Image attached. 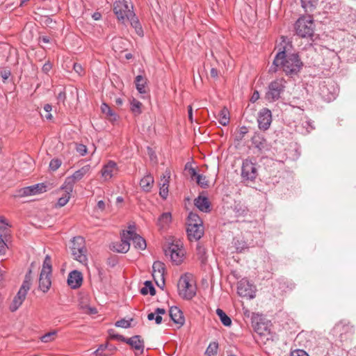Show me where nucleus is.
<instances>
[{
	"instance_id": "nucleus-1",
	"label": "nucleus",
	"mask_w": 356,
	"mask_h": 356,
	"mask_svg": "<svg viewBox=\"0 0 356 356\" xmlns=\"http://www.w3.org/2000/svg\"><path fill=\"white\" fill-rule=\"evenodd\" d=\"M302 65L303 63L298 54H286V51L283 50L276 54L270 71L276 72L277 67H279L286 75L293 76L300 72Z\"/></svg>"
},
{
	"instance_id": "nucleus-2",
	"label": "nucleus",
	"mask_w": 356,
	"mask_h": 356,
	"mask_svg": "<svg viewBox=\"0 0 356 356\" xmlns=\"http://www.w3.org/2000/svg\"><path fill=\"white\" fill-rule=\"evenodd\" d=\"M186 232L190 241H198L204 235L203 222L197 213H189L187 218Z\"/></svg>"
},
{
	"instance_id": "nucleus-3",
	"label": "nucleus",
	"mask_w": 356,
	"mask_h": 356,
	"mask_svg": "<svg viewBox=\"0 0 356 356\" xmlns=\"http://www.w3.org/2000/svg\"><path fill=\"white\" fill-rule=\"evenodd\" d=\"M179 296L184 299L191 300L196 294V286L191 275L185 274L181 276L178 282Z\"/></svg>"
},
{
	"instance_id": "nucleus-4",
	"label": "nucleus",
	"mask_w": 356,
	"mask_h": 356,
	"mask_svg": "<svg viewBox=\"0 0 356 356\" xmlns=\"http://www.w3.org/2000/svg\"><path fill=\"white\" fill-rule=\"evenodd\" d=\"M71 242L70 249L73 258L81 264L86 266L88 257L84 238L81 236H76L72 238Z\"/></svg>"
},
{
	"instance_id": "nucleus-5",
	"label": "nucleus",
	"mask_w": 356,
	"mask_h": 356,
	"mask_svg": "<svg viewBox=\"0 0 356 356\" xmlns=\"http://www.w3.org/2000/svg\"><path fill=\"white\" fill-rule=\"evenodd\" d=\"M295 29L296 34L300 37L312 39L314 32V24L312 17H300L295 24Z\"/></svg>"
},
{
	"instance_id": "nucleus-6",
	"label": "nucleus",
	"mask_w": 356,
	"mask_h": 356,
	"mask_svg": "<svg viewBox=\"0 0 356 356\" xmlns=\"http://www.w3.org/2000/svg\"><path fill=\"white\" fill-rule=\"evenodd\" d=\"M31 270L30 269L25 276V279L18 291L17 295L14 297L13 302L10 305V309L12 312H15L23 303L24 301L26 296L29 290L30 289L31 283Z\"/></svg>"
},
{
	"instance_id": "nucleus-7",
	"label": "nucleus",
	"mask_w": 356,
	"mask_h": 356,
	"mask_svg": "<svg viewBox=\"0 0 356 356\" xmlns=\"http://www.w3.org/2000/svg\"><path fill=\"white\" fill-rule=\"evenodd\" d=\"M51 258L49 255H47L43 262L42 268L39 278V288L44 293L47 292L51 287Z\"/></svg>"
},
{
	"instance_id": "nucleus-8",
	"label": "nucleus",
	"mask_w": 356,
	"mask_h": 356,
	"mask_svg": "<svg viewBox=\"0 0 356 356\" xmlns=\"http://www.w3.org/2000/svg\"><path fill=\"white\" fill-rule=\"evenodd\" d=\"M286 81L283 78L276 79L271 81L268 87L266 99L270 102L280 99V95L284 92Z\"/></svg>"
},
{
	"instance_id": "nucleus-9",
	"label": "nucleus",
	"mask_w": 356,
	"mask_h": 356,
	"mask_svg": "<svg viewBox=\"0 0 356 356\" xmlns=\"http://www.w3.org/2000/svg\"><path fill=\"white\" fill-rule=\"evenodd\" d=\"M90 170V165H86L77 170L72 175L66 177L60 188L62 190H67L68 193L72 192L74 184L81 180L86 175L88 174Z\"/></svg>"
},
{
	"instance_id": "nucleus-10",
	"label": "nucleus",
	"mask_w": 356,
	"mask_h": 356,
	"mask_svg": "<svg viewBox=\"0 0 356 356\" xmlns=\"http://www.w3.org/2000/svg\"><path fill=\"white\" fill-rule=\"evenodd\" d=\"M185 252L183 244L180 241L172 242L165 250V255H169L172 261L176 265H179L183 261Z\"/></svg>"
},
{
	"instance_id": "nucleus-11",
	"label": "nucleus",
	"mask_w": 356,
	"mask_h": 356,
	"mask_svg": "<svg viewBox=\"0 0 356 356\" xmlns=\"http://www.w3.org/2000/svg\"><path fill=\"white\" fill-rule=\"evenodd\" d=\"M258 176V165L251 159L243 160L241 166V177L243 181H254Z\"/></svg>"
},
{
	"instance_id": "nucleus-12",
	"label": "nucleus",
	"mask_w": 356,
	"mask_h": 356,
	"mask_svg": "<svg viewBox=\"0 0 356 356\" xmlns=\"http://www.w3.org/2000/svg\"><path fill=\"white\" fill-rule=\"evenodd\" d=\"M113 11L117 18L123 23L125 22L129 13H134L130 0H116L113 5Z\"/></svg>"
},
{
	"instance_id": "nucleus-13",
	"label": "nucleus",
	"mask_w": 356,
	"mask_h": 356,
	"mask_svg": "<svg viewBox=\"0 0 356 356\" xmlns=\"http://www.w3.org/2000/svg\"><path fill=\"white\" fill-rule=\"evenodd\" d=\"M334 334L338 335L341 341L350 339L355 333L353 325L344 321L337 323L332 330Z\"/></svg>"
},
{
	"instance_id": "nucleus-14",
	"label": "nucleus",
	"mask_w": 356,
	"mask_h": 356,
	"mask_svg": "<svg viewBox=\"0 0 356 356\" xmlns=\"http://www.w3.org/2000/svg\"><path fill=\"white\" fill-rule=\"evenodd\" d=\"M339 89L332 81H323L320 85V94L325 101L330 102L335 99Z\"/></svg>"
},
{
	"instance_id": "nucleus-15",
	"label": "nucleus",
	"mask_w": 356,
	"mask_h": 356,
	"mask_svg": "<svg viewBox=\"0 0 356 356\" xmlns=\"http://www.w3.org/2000/svg\"><path fill=\"white\" fill-rule=\"evenodd\" d=\"M237 293L241 297L252 299L256 295V288L248 280L242 279L238 282Z\"/></svg>"
},
{
	"instance_id": "nucleus-16",
	"label": "nucleus",
	"mask_w": 356,
	"mask_h": 356,
	"mask_svg": "<svg viewBox=\"0 0 356 356\" xmlns=\"http://www.w3.org/2000/svg\"><path fill=\"white\" fill-rule=\"evenodd\" d=\"M129 232L123 231L121 234V240L120 241L114 242L111 245V249L115 252L120 253H126L130 248V243L128 241V236H130Z\"/></svg>"
},
{
	"instance_id": "nucleus-17",
	"label": "nucleus",
	"mask_w": 356,
	"mask_h": 356,
	"mask_svg": "<svg viewBox=\"0 0 356 356\" xmlns=\"http://www.w3.org/2000/svg\"><path fill=\"white\" fill-rule=\"evenodd\" d=\"M126 232H129L131 234L130 236L127 237L128 241L129 242L132 241L135 248L139 249L140 250H145L146 248L147 244L145 240L135 232L134 225H130L129 227V229L126 230Z\"/></svg>"
},
{
	"instance_id": "nucleus-18",
	"label": "nucleus",
	"mask_w": 356,
	"mask_h": 356,
	"mask_svg": "<svg viewBox=\"0 0 356 356\" xmlns=\"http://www.w3.org/2000/svg\"><path fill=\"white\" fill-rule=\"evenodd\" d=\"M257 122L260 129L267 130L272 122L271 111L266 108L261 109L258 113Z\"/></svg>"
},
{
	"instance_id": "nucleus-19",
	"label": "nucleus",
	"mask_w": 356,
	"mask_h": 356,
	"mask_svg": "<svg viewBox=\"0 0 356 356\" xmlns=\"http://www.w3.org/2000/svg\"><path fill=\"white\" fill-rule=\"evenodd\" d=\"M164 273V264L159 261H154L152 266V276L159 286H160L159 282L162 286L165 284Z\"/></svg>"
},
{
	"instance_id": "nucleus-20",
	"label": "nucleus",
	"mask_w": 356,
	"mask_h": 356,
	"mask_svg": "<svg viewBox=\"0 0 356 356\" xmlns=\"http://www.w3.org/2000/svg\"><path fill=\"white\" fill-rule=\"evenodd\" d=\"M119 168L118 164L113 161H108L102 168L101 175L105 180L111 179L113 176L118 174Z\"/></svg>"
},
{
	"instance_id": "nucleus-21",
	"label": "nucleus",
	"mask_w": 356,
	"mask_h": 356,
	"mask_svg": "<svg viewBox=\"0 0 356 356\" xmlns=\"http://www.w3.org/2000/svg\"><path fill=\"white\" fill-rule=\"evenodd\" d=\"M46 191V186L43 184H38L33 186L24 187L19 191V195L26 197L35 195Z\"/></svg>"
},
{
	"instance_id": "nucleus-22",
	"label": "nucleus",
	"mask_w": 356,
	"mask_h": 356,
	"mask_svg": "<svg viewBox=\"0 0 356 356\" xmlns=\"http://www.w3.org/2000/svg\"><path fill=\"white\" fill-rule=\"evenodd\" d=\"M126 343L129 345L134 349L137 355L138 354H143L145 349L144 340L140 335H134L130 338H127Z\"/></svg>"
},
{
	"instance_id": "nucleus-23",
	"label": "nucleus",
	"mask_w": 356,
	"mask_h": 356,
	"mask_svg": "<svg viewBox=\"0 0 356 356\" xmlns=\"http://www.w3.org/2000/svg\"><path fill=\"white\" fill-rule=\"evenodd\" d=\"M83 282L82 274L78 270L72 271L67 277V284L72 289H77L81 286Z\"/></svg>"
},
{
	"instance_id": "nucleus-24",
	"label": "nucleus",
	"mask_w": 356,
	"mask_h": 356,
	"mask_svg": "<svg viewBox=\"0 0 356 356\" xmlns=\"http://www.w3.org/2000/svg\"><path fill=\"white\" fill-rule=\"evenodd\" d=\"M194 204L200 211L204 213L211 211V203L205 196L200 195L194 200Z\"/></svg>"
},
{
	"instance_id": "nucleus-25",
	"label": "nucleus",
	"mask_w": 356,
	"mask_h": 356,
	"mask_svg": "<svg viewBox=\"0 0 356 356\" xmlns=\"http://www.w3.org/2000/svg\"><path fill=\"white\" fill-rule=\"evenodd\" d=\"M169 315L175 323L179 325L180 326L184 324L185 319L182 312L179 307L175 306L171 307L169 311Z\"/></svg>"
},
{
	"instance_id": "nucleus-26",
	"label": "nucleus",
	"mask_w": 356,
	"mask_h": 356,
	"mask_svg": "<svg viewBox=\"0 0 356 356\" xmlns=\"http://www.w3.org/2000/svg\"><path fill=\"white\" fill-rule=\"evenodd\" d=\"M126 21H128L130 23L131 26L135 29L136 33L138 35H143L142 26L134 13H129V15L126 18Z\"/></svg>"
},
{
	"instance_id": "nucleus-27",
	"label": "nucleus",
	"mask_w": 356,
	"mask_h": 356,
	"mask_svg": "<svg viewBox=\"0 0 356 356\" xmlns=\"http://www.w3.org/2000/svg\"><path fill=\"white\" fill-rule=\"evenodd\" d=\"M154 182V177L151 175H147L141 179L140 186L145 192H149L153 186Z\"/></svg>"
},
{
	"instance_id": "nucleus-28",
	"label": "nucleus",
	"mask_w": 356,
	"mask_h": 356,
	"mask_svg": "<svg viewBox=\"0 0 356 356\" xmlns=\"http://www.w3.org/2000/svg\"><path fill=\"white\" fill-rule=\"evenodd\" d=\"M172 220L171 213L169 212L163 213L158 219V225L161 228H164L170 224Z\"/></svg>"
},
{
	"instance_id": "nucleus-29",
	"label": "nucleus",
	"mask_w": 356,
	"mask_h": 356,
	"mask_svg": "<svg viewBox=\"0 0 356 356\" xmlns=\"http://www.w3.org/2000/svg\"><path fill=\"white\" fill-rule=\"evenodd\" d=\"M135 83L136 89L140 94L146 92L145 85L147 82L146 79L142 75H138L136 77Z\"/></svg>"
},
{
	"instance_id": "nucleus-30",
	"label": "nucleus",
	"mask_w": 356,
	"mask_h": 356,
	"mask_svg": "<svg viewBox=\"0 0 356 356\" xmlns=\"http://www.w3.org/2000/svg\"><path fill=\"white\" fill-rule=\"evenodd\" d=\"M218 122L222 126H226L229 122V113L225 108H222L218 114Z\"/></svg>"
},
{
	"instance_id": "nucleus-31",
	"label": "nucleus",
	"mask_w": 356,
	"mask_h": 356,
	"mask_svg": "<svg viewBox=\"0 0 356 356\" xmlns=\"http://www.w3.org/2000/svg\"><path fill=\"white\" fill-rule=\"evenodd\" d=\"M299 131L302 134H309L312 130L314 129V127L313 126L312 122L310 120H306L302 122L301 126L298 127Z\"/></svg>"
},
{
	"instance_id": "nucleus-32",
	"label": "nucleus",
	"mask_w": 356,
	"mask_h": 356,
	"mask_svg": "<svg viewBox=\"0 0 356 356\" xmlns=\"http://www.w3.org/2000/svg\"><path fill=\"white\" fill-rule=\"evenodd\" d=\"M216 314L219 316L221 323L227 327H229L232 325V320L231 318L225 314V312H223L220 308H218L216 309Z\"/></svg>"
},
{
	"instance_id": "nucleus-33",
	"label": "nucleus",
	"mask_w": 356,
	"mask_h": 356,
	"mask_svg": "<svg viewBox=\"0 0 356 356\" xmlns=\"http://www.w3.org/2000/svg\"><path fill=\"white\" fill-rule=\"evenodd\" d=\"M301 3L306 12H312L318 3V0H301Z\"/></svg>"
},
{
	"instance_id": "nucleus-34",
	"label": "nucleus",
	"mask_w": 356,
	"mask_h": 356,
	"mask_svg": "<svg viewBox=\"0 0 356 356\" xmlns=\"http://www.w3.org/2000/svg\"><path fill=\"white\" fill-rule=\"evenodd\" d=\"M144 285L145 286L140 289V293L143 295H147L148 293L151 296L155 295L156 290L150 281H146Z\"/></svg>"
},
{
	"instance_id": "nucleus-35",
	"label": "nucleus",
	"mask_w": 356,
	"mask_h": 356,
	"mask_svg": "<svg viewBox=\"0 0 356 356\" xmlns=\"http://www.w3.org/2000/svg\"><path fill=\"white\" fill-rule=\"evenodd\" d=\"M101 110L102 112L106 115L108 117L110 118L111 120H115L116 119V114L111 109V108L106 104V103H103L101 106Z\"/></svg>"
},
{
	"instance_id": "nucleus-36",
	"label": "nucleus",
	"mask_w": 356,
	"mask_h": 356,
	"mask_svg": "<svg viewBox=\"0 0 356 356\" xmlns=\"http://www.w3.org/2000/svg\"><path fill=\"white\" fill-rule=\"evenodd\" d=\"M108 343L101 344L99 348L93 352L95 356H111V353H107Z\"/></svg>"
},
{
	"instance_id": "nucleus-37",
	"label": "nucleus",
	"mask_w": 356,
	"mask_h": 356,
	"mask_svg": "<svg viewBox=\"0 0 356 356\" xmlns=\"http://www.w3.org/2000/svg\"><path fill=\"white\" fill-rule=\"evenodd\" d=\"M141 106L142 104L136 100V99H133L131 101V111L134 113V115H139L141 113Z\"/></svg>"
},
{
	"instance_id": "nucleus-38",
	"label": "nucleus",
	"mask_w": 356,
	"mask_h": 356,
	"mask_svg": "<svg viewBox=\"0 0 356 356\" xmlns=\"http://www.w3.org/2000/svg\"><path fill=\"white\" fill-rule=\"evenodd\" d=\"M196 252L198 258L202 261V262H204L207 260L206 248L201 244L198 243L196 247Z\"/></svg>"
},
{
	"instance_id": "nucleus-39",
	"label": "nucleus",
	"mask_w": 356,
	"mask_h": 356,
	"mask_svg": "<svg viewBox=\"0 0 356 356\" xmlns=\"http://www.w3.org/2000/svg\"><path fill=\"white\" fill-rule=\"evenodd\" d=\"M218 344L216 342H211L208 346L205 354L207 356H215L217 354Z\"/></svg>"
},
{
	"instance_id": "nucleus-40",
	"label": "nucleus",
	"mask_w": 356,
	"mask_h": 356,
	"mask_svg": "<svg viewBox=\"0 0 356 356\" xmlns=\"http://www.w3.org/2000/svg\"><path fill=\"white\" fill-rule=\"evenodd\" d=\"M65 194L58 200L57 205L60 207L65 206L68 202L72 192H67V190H63Z\"/></svg>"
},
{
	"instance_id": "nucleus-41",
	"label": "nucleus",
	"mask_w": 356,
	"mask_h": 356,
	"mask_svg": "<svg viewBox=\"0 0 356 356\" xmlns=\"http://www.w3.org/2000/svg\"><path fill=\"white\" fill-rule=\"evenodd\" d=\"M56 334H57V332L56 330H53V331L46 333L45 334L42 336L40 337V339L43 343L51 342L55 339Z\"/></svg>"
},
{
	"instance_id": "nucleus-42",
	"label": "nucleus",
	"mask_w": 356,
	"mask_h": 356,
	"mask_svg": "<svg viewBox=\"0 0 356 356\" xmlns=\"http://www.w3.org/2000/svg\"><path fill=\"white\" fill-rule=\"evenodd\" d=\"M170 177V172L168 170H166L163 175L161 177V180L159 183V187H168L169 186V179Z\"/></svg>"
},
{
	"instance_id": "nucleus-43",
	"label": "nucleus",
	"mask_w": 356,
	"mask_h": 356,
	"mask_svg": "<svg viewBox=\"0 0 356 356\" xmlns=\"http://www.w3.org/2000/svg\"><path fill=\"white\" fill-rule=\"evenodd\" d=\"M234 243L237 252H241L243 250H245V249L248 248L247 243L243 241H240V240L237 239V240H234Z\"/></svg>"
},
{
	"instance_id": "nucleus-44",
	"label": "nucleus",
	"mask_w": 356,
	"mask_h": 356,
	"mask_svg": "<svg viewBox=\"0 0 356 356\" xmlns=\"http://www.w3.org/2000/svg\"><path fill=\"white\" fill-rule=\"evenodd\" d=\"M195 179L197 184L202 188H206L209 186L208 181L204 175H200Z\"/></svg>"
},
{
	"instance_id": "nucleus-45",
	"label": "nucleus",
	"mask_w": 356,
	"mask_h": 356,
	"mask_svg": "<svg viewBox=\"0 0 356 356\" xmlns=\"http://www.w3.org/2000/svg\"><path fill=\"white\" fill-rule=\"evenodd\" d=\"M165 314V309H163V308H156L155 310H154V312H152V313H149L147 315V319L149 321H152L154 319V316L155 315H162V314Z\"/></svg>"
},
{
	"instance_id": "nucleus-46",
	"label": "nucleus",
	"mask_w": 356,
	"mask_h": 356,
	"mask_svg": "<svg viewBox=\"0 0 356 356\" xmlns=\"http://www.w3.org/2000/svg\"><path fill=\"white\" fill-rule=\"evenodd\" d=\"M131 319L130 321L126 320V319H121L118 321L115 325L116 327H122V328H128L131 326Z\"/></svg>"
},
{
	"instance_id": "nucleus-47",
	"label": "nucleus",
	"mask_w": 356,
	"mask_h": 356,
	"mask_svg": "<svg viewBox=\"0 0 356 356\" xmlns=\"http://www.w3.org/2000/svg\"><path fill=\"white\" fill-rule=\"evenodd\" d=\"M6 229V227H1L0 230ZM8 248L7 244L4 241V240L2 238V235L0 234V255L4 254L6 253V249Z\"/></svg>"
},
{
	"instance_id": "nucleus-48",
	"label": "nucleus",
	"mask_w": 356,
	"mask_h": 356,
	"mask_svg": "<svg viewBox=\"0 0 356 356\" xmlns=\"http://www.w3.org/2000/svg\"><path fill=\"white\" fill-rule=\"evenodd\" d=\"M61 161L58 159H52L49 163V168L51 170L55 171L61 165Z\"/></svg>"
},
{
	"instance_id": "nucleus-49",
	"label": "nucleus",
	"mask_w": 356,
	"mask_h": 356,
	"mask_svg": "<svg viewBox=\"0 0 356 356\" xmlns=\"http://www.w3.org/2000/svg\"><path fill=\"white\" fill-rule=\"evenodd\" d=\"M76 152L81 156H84L87 153V147L83 144L76 145Z\"/></svg>"
},
{
	"instance_id": "nucleus-50",
	"label": "nucleus",
	"mask_w": 356,
	"mask_h": 356,
	"mask_svg": "<svg viewBox=\"0 0 356 356\" xmlns=\"http://www.w3.org/2000/svg\"><path fill=\"white\" fill-rule=\"evenodd\" d=\"M292 356H309V355L303 350L296 349L292 351Z\"/></svg>"
},
{
	"instance_id": "nucleus-51",
	"label": "nucleus",
	"mask_w": 356,
	"mask_h": 356,
	"mask_svg": "<svg viewBox=\"0 0 356 356\" xmlns=\"http://www.w3.org/2000/svg\"><path fill=\"white\" fill-rule=\"evenodd\" d=\"M159 195L163 199H166L168 195V187H160Z\"/></svg>"
},
{
	"instance_id": "nucleus-52",
	"label": "nucleus",
	"mask_w": 356,
	"mask_h": 356,
	"mask_svg": "<svg viewBox=\"0 0 356 356\" xmlns=\"http://www.w3.org/2000/svg\"><path fill=\"white\" fill-rule=\"evenodd\" d=\"M52 68V65L49 62L45 63L42 68V70L44 73L47 74Z\"/></svg>"
},
{
	"instance_id": "nucleus-53",
	"label": "nucleus",
	"mask_w": 356,
	"mask_h": 356,
	"mask_svg": "<svg viewBox=\"0 0 356 356\" xmlns=\"http://www.w3.org/2000/svg\"><path fill=\"white\" fill-rule=\"evenodd\" d=\"M73 69L79 75H81L83 73V69L81 65H80V64L74 63V66H73Z\"/></svg>"
},
{
	"instance_id": "nucleus-54",
	"label": "nucleus",
	"mask_w": 356,
	"mask_h": 356,
	"mask_svg": "<svg viewBox=\"0 0 356 356\" xmlns=\"http://www.w3.org/2000/svg\"><path fill=\"white\" fill-rule=\"evenodd\" d=\"M1 76L5 82L10 76V72L9 70H3L1 72Z\"/></svg>"
},
{
	"instance_id": "nucleus-55",
	"label": "nucleus",
	"mask_w": 356,
	"mask_h": 356,
	"mask_svg": "<svg viewBox=\"0 0 356 356\" xmlns=\"http://www.w3.org/2000/svg\"><path fill=\"white\" fill-rule=\"evenodd\" d=\"M66 99V94L65 91H60L57 95V99L58 102H64Z\"/></svg>"
},
{
	"instance_id": "nucleus-56",
	"label": "nucleus",
	"mask_w": 356,
	"mask_h": 356,
	"mask_svg": "<svg viewBox=\"0 0 356 356\" xmlns=\"http://www.w3.org/2000/svg\"><path fill=\"white\" fill-rule=\"evenodd\" d=\"M113 339L126 343L127 338L121 334H114L112 336Z\"/></svg>"
},
{
	"instance_id": "nucleus-57",
	"label": "nucleus",
	"mask_w": 356,
	"mask_h": 356,
	"mask_svg": "<svg viewBox=\"0 0 356 356\" xmlns=\"http://www.w3.org/2000/svg\"><path fill=\"white\" fill-rule=\"evenodd\" d=\"M189 172H190V175L192 179H196L197 177V176L200 175V174H198L196 172L195 169L193 168H191L189 169Z\"/></svg>"
},
{
	"instance_id": "nucleus-58",
	"label": "nucleus",
	"mask_w": 356,
	"mask_h": 356,
	"mask_svg": "<svg viewBox=\"0 0 356 356\" xmlns=\"http://www.w3.org/2000/svg\"><path fill=\"white\" fill-rule=\"evenodd\" d=\"M247 132H248V130L245 127H241L240 129V132H239L238 139L241 140L243 138V136H245V134H247Z\"/></svg>"
},
{
	"instance_id": "nucleus-59",
	"label": "nucleus",
	"mask_w": 356,
	"mask_h": 356,
	"mask_svg": "<svg viewBox=\"0 0 356 356\" xmlns=\"http://www.w3.org/2000/svg\"><path fill=\"white\" fill-rule=\"evenodd\" d=\"M259 98V93L258 91H254L251 97L250 101L252 102H255Z\"/></svg>"
},
{
	"instance_id": "nucleus-60",
	"label": "nucleus",
	"mask_w": 356,
	"mask_h": 356,
	"mask_svg": "<svg viewBox=\"0 0 356 356\" xmlns=\"http://www.w3.org/2000/svg\"><path fill=\"white\" fill-rule=\"evenodd\" d=\"M188 119L191 121V122H193V108L191 106H188Z\"/></svg>"
},
{
	"instance_id": "nucleus-61",
	"label": "nucleus",
	"mask_w": 356,
	"mask_h": 356,
	"mask_svg": "<svg viewBox=\"0 0 356 356\" xmlns=\"http://www.w3.org/2000/svg\"><path fill=\"white\" fill-rule=\"evenodd\" d=\"M211 76L213 78H217L218 75V70L216 68H211L210 72Z\"/></svg>"
},
{
	"instance_id": "nucleus-62",
	"label": "nucleus",
	"mask_w": 356,
	"mask_h": 356,
	"mask_svg": "<svg viewBox=\"0 0 356 356\" xmlns=\"http://www.w3.org/2000/svg\"><path fill=\"white\" fill-rule=\"evenodd\" d=\"M92 18L95 19V20H99L100 19L101 17H102V15L99 12H95L92 14Z\"/></svg>"
},
{
	"instance_id": "nucleus-63",
	"label": "nucleus",
	"mask_w": 356,
	"mask_h": 356,
	"mask_svg": "<svg viewBox=\"0 0 356 356\" xmlns=\"http://www.w3.org/2000/svg\"><path fill=\"white\" fill-rule=\"evenodd\" d=\"M154 320H155V323L159 325L161 324L162 322V317L161 316L159 315H155Z\"/></svg>"
},
{
	"instance_id": "nucleus-64",
	"label": "nucleus",
	"mask_w": 356,
	"mask_h": 356,
	"mask_svg": "<svg viewBox=\"0 0 356 356\" xmlns=\"http://www.w3.org/2000/svg\"><path fill=\"white\" fill-rule=\"evenodd\" d=\"M44 110L47 112V113H50L52 110V106L51 105L49 104H47L44 106Z\"/></svg>"
}]
</instances>
